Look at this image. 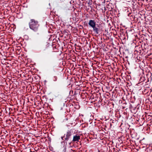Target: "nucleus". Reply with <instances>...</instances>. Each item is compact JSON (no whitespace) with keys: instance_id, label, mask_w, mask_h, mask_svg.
<instances>
[{"instance_id":"f257e3e1","label":"nucleus","mask_w":152,"mask_h":152,"mask_svg":"<svg viewBox=\"0 0 152 152\" xmlns=\"http://www.w3.org/2000/svg\"><path fill=\"white\" fill-rule=\"evenodd\" d=\"M30 28L32 30L36 31L38 30L39 25L38 22L34 20H31L29 23Z\"/></svg>"},{"instance_id":"f03ea898","label":"nucleus","mask_w":152,"mask_h":152,"mask_svg":"<svg viewBox=\"0 0 152 152\" xmlns=\"http://www.w3.org/2000/svg\"><path fill=\"white\" fill-rule=\"evenodd\" d=\"M88 25L92 28L96 26V22L93 20H90L88 23Z\"/></svg>"},{"instance_id":"7ed1b4c3","label":"nucleus","mask_w":152,"mask_h":152,"mask_svg":"<svg viewBox=\"0 0 152 152\" xmlns=\"http://www.w3.org/2000/svg\"><path fill=\"white\" fill-rule=\"evenodd\" d=\"M80 137L79 136H75L73 137V141H78Z\"/></svg>"},{"instance_id":"20e7f679","label":"nucleus","mask_w":152,"mask_h":152,"mask_svg":"<svg viewBox=\"0 0 152 152\" xmlns=\"http://www.w3.org/2000/svg\"><path fill=\"white\" fill-rule=\"evenodd\" d=\"M71 135V133L70 132H68L66 135V137L65 138V139L66 140H68L69 137Z\"/></svg>"},{"instance_id":"39448f33","label":"nucleus","mask_w":152,"mask_h":152,"mask_svg":"<svg viewBox=\"0 0 152 152\" xmlns=\"http://www.w3.org/2000/svg\"><path fill=\"white\" fill-rule=\"evenodd\" d=\"M92 28H93V30L94 31L96 34H98L99 29H98L96 27V26L93 27Z\"/></svg>"},{"instance_id":"423d86ee","label":"nucleus","mask_w":152,"mask_h":152,"mask_svg":"<svg viewBox=\"0 0 152 152\" xmlns=\"http://www.w3.org/2000/svg\"><path fill=\"white\" fill-rule=\"evenodd\" d=\"M53 79V81H56L57 80V77L56 76H55L54 77Z\"/></svg>"},{"instance_id":"0eeeda50","label":"nucleus","mask_w":152,"mask_h":152,"mask_svg":"<svg viewBox=\"0 0 152 152\" xmlns=\"http://www.w3.org/2000/svg\"><path fill=\"white\" fill-rule=\"evenodd\" d=\"M63 137H61V139H62V140H63Z\"/></svg>"}]
</instances>
